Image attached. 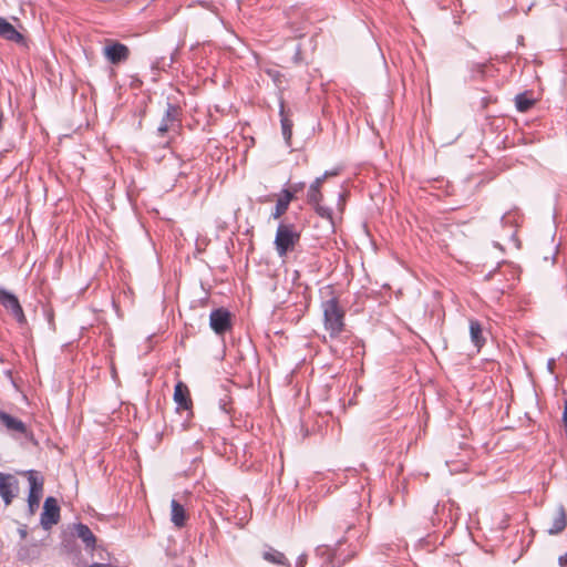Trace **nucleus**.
Instances as JSON below:
<instances>
[{
  "instance_id": "obj_12",
  "label": "nucleus",
  "mask_w": 567,
  "mask_h": 567,
  "mask_svg": "<svg viewBox=\"0 0 567 567\" xmlns=\"http://www.w3.org/2000/svg\"><path fill=\"white\" fill-rule=\"evenodd\" d=\"M16 484L17 480L12 475L0 473V496L6 505H9L14 497L13 487Z\"/></svg>"
},
{
  "instance_id": "obj_1",
  "label": "nucleus",
  "mask_w": 567,
  "mask_h": 567,
  "mask_svg": "<svg viewBox=\"0 0 567 567\" xmlns=\"http://www.w3.org/2000/svg\"><path fill=\"white\" fill-rule=\"evenodd\" d=\"M358 519L355 509L342 511L336 515L333 529L344 533V536L337 540L334 548L326 545L317 547L316 555L323 558L324 567H342L361 550L362 532L357 528Z\"/></svg>"
},
{
  "instance_id": "obj_33",
  "label": "nucleus",
  "mask_w": 567,
  "mask_h": 567,
  "mask_svg": "<svg viewBox=\"0 0 567 567\" xmlns=\"http://www.w3.org/2000/svg\"><path fill=\"white\" fill-rule=\"evenodd\" d=\"M332 175H336L334 172H324V174L322 176H326V179L329 177V176H332Z\"/></svg>"
},
{
  "instance_id": "obj_24",
  "label": "nucleus",
  "mask_w": 567,
  "mask_h": 567,
  "mask_svg": "<svg viewBox=\"0 0 567 567\" xmlns=\"http://www.w3.org/2000/svg\"><path fill=\"white\" fill-rule=\"evenodd\" d=\"M172 62H173L172 55L169 58L162 56L161 59H158L156 62L153 63L152 71H157V72L165 71L166 68H172Z\"/></svg>"
},
{
  "instance_id": "obj_10",
  "label": "nucleus",
  "mask_w": 567,
  "mask_h": 567,
  "mask_svg": "<svg viewBox=\"0 0 567 567\" xmlns=\"http://www.w3.org/2000/svg\"><path fill=\"white\" fill-rule=\"evenodd\" d=\"M567 527V511L563 504L555 509L551 526L547 529L548 535L556 536L561 534Z\"/></svg>"
},
{
  "instance_id": "obj_17",
  "label": "nucleus",
  "mask_w": 567,
  "mask_h": 567,
  "mask_svg": "<svg viewBox=\"0 0 567 567\" xmlns=\"http://www.w3.org/2000/svg\"><path fill=\"white\" fill-rule=\"evenodd\" d=\"M326 181V176L317 177L309 186L307 193V203L309 205L317 204L318 202H322L323 194L321 192V187Z\"/></svg>"
},
{
  "instance_id": "obj_6",
  "label": "nucleus",
  "mask_w": 567,
  "mask_h": 567,
  "mask_svg": "<svg viewBox=\"0 0 567 567\" xmlns=\"http://www.w3.org/2000/svg\"><path fill=\"white\" fill-rule=\"evenodd\" d=\"M209 326L218 336H224L230 331L233 328L230 311L224 307L214 309L209 315Z\"/></svg>"
},
{
  "instance_id": "obj_13",
  "label": "nucleus",
  "mask_w": 567,
  "mask_h": 567,
  "mask_svg": "<svg viewBox=\"0 0 567 567\" xmlns=\"http://www.w3.org/2000/svg\"><path fill=\"white\" fill-rule=\"evenodd\" d=\"M468 326L471 341L475 346L477 351H480L486 343L483 326L477 319L473 318L468 320Z\"/></svg>"
},
{
  "instance_id": "obj_27",
  "label": "nucleus",
  "mask_w": 567,
  "mask_h": 567,
  "mask_svg": "<svg viewBox=\"0 0 567 567\" xmlns=\"http://www.w3.org/2000/svg\"><path fill=\"white\" fill-rule=\"evenodd\" d=\"M127 79L130 80V85L134 87H138L142 82L135 76V74L127 75Z\"/></svg>"
},
{
  "instance_id": "obj_14",
  "label": "nucleus",
  "mask_w": 567,
  "mask_h": 567,
  "mask_svg": "<svg viewBox=\"0 0 567 567\" xmlns=\"http://www.w3.org/2000/svg\"><path fill=\"white\" fill-rule=\"evenodd\" d=\"M0 422L10 432H17L20 434H27L28 432L27 425L21 420L10 415L4 411H0Z\"/></svg>"
},
{
  "instance_id": "obj_2",
  "label": "nucleus",
  "mask_w": 567,
  "mask_h": 567,
  "mask_svg": "<svg viewBox=\"0 0 567 567\" xmlns=\"http://www.w3.org/2000/svg\"><path fill=\"white\" fill-rule=\"evenodd\" d=\"M321 310L323 316V327L329 333L330 340L348 341L352 343L359 342L352 331L347 329L346 324V310L341 307L339 298L333 296L328 300L321 302Z\"/></svg>"
},
{
  "instance_id": "obj_18",
  "label": "nucleus",
  "mask_w": 567,
  "mask_h": 567,
  "mask_svg": "<svg viewBox=\"0 0 567 567\" xmlns=\"http://www.w3.org/2000/svg\"><path fill=\"white\" fill-rule=\"evenodd\" d=\"M171 520L178 528H182L186 525V511L184 506L179 504L176 499H172L171 502Z\"/></svg>"
},
{
  "instance_id": "obj_26",
  "label": "nucleus",
  "mask_w": 567,
  "mask_h": 567,
  "mask_svg": "<svg viewBox=\"0 0 567 567\" xmlns=\"http://www.w3.org/2000/svg\"><path fill=\"white\" fill-rule=\"evenodd\" d=\"M146 107H147V102L145 99H143L141 102H140V105H138V115H140V122H138V125L141 126L142 124V118L145 116L146 114Z\"/></svg>"
},
{
  "instance_id": "obj_28",
  "label": "nucleus",
  "mask_w": 567,
  "mask_h": 567,
  "mask_svg": "<svg viewBox=\"0 0 567 567\" xmlns=\"http://www.w3.org/2000/svg\"><path fill=\"white\" fill-rule=\"evenodd\" d=\"M306 565H307V556L306 555L299 556V558L297 559L296 566L297 567H306Z\"/></svg>"
},
{
  "instance_id": "obj_8",
  "label": "nucleus",
  "mask_w": 567,
  "mask_h": 567,
  "mask_svg": "<svg viewBox=\"0 0 567 567\" xmlns=\"http://www.w3.org/2000/svg\"><path fill=\"white\" fill-rule=\"evenodd\" d=\"M60 520V506L56 499L52 496L45 498L43 504V512L41 513V526L44 529H50Z\"/></svg>"
},
{
  "instance_id": "obj_16",
  "label": "nucleus",
  "mask_w": 567,
  "mask_h": 567,
  "mask_svg": "<svg viewBox=\"0 0 567 567\" xmlns=\"http://www.w3.org/2000/svg\"><path fill=\"white\" fill-rule=\"evenodd\" d=\"M0 37L16 43L23 42V35L17 31L13 24L0 17Z\"/></svg>"
},
{
  "instance_id": "obj_9",
  "label": "nucleus",
  "mask_w": 567,
  "mask_h": 567,
  "mask_svg": "<svg viewBox=\"0 0 567 567\" xmlns=\"http://www.w3.org/2000/svg\"><path fill=\"white\" fill-rule=\"evenodd\" d=\"M30 491L28 496L29 507H38L43 492V480L38 478L33 471L29 472Z\"/></svg>"
},
{
  "instance_id": "obj_4",
  "label": "nucleus",
  "mask_w": 567,
  "mask_h": 567,
  "mask_svg": "<svg viewBox=\"0 0 567 567\" xmlns=\"http://www.w3.org/2000/svg\"><path fill=\"white\" fill-rule=\"evenodd\" d=\"M300 237L301 234L299 230H297L293 224L287 223L285 220L280 221L277 227L274 240L275 249L278 256L284 258L289 252L293 251L300 241Z\"/></svg>"
},
{
  "instance_id": "obj_15",
  "label": "nucleus",
  "mask_w": 567,
  "mask_h": 567,
  "mask_svg": "<svg viewBox=\"0 0 567 567\" xmlns=\"http://www.w3.org/2000/svg\"><path fill=\"white\" fill-rule=\"evenodd\" d=\"M74 530L75 535L83 542L86 549L93 550L95 548L96 537L87 525L79 523L74 526Z\"/></svg>"
},
{
  "instance_id": "obj_7",
  "label": "nucleus",
  "mask_w": 567,
  "mask_h": 567,
  "mask_svg": "<svg viewBox=\"0 0 567 567\" xmlns=\"http://www.w3.org/2000/svg\"><path fill=\"white\" fill-rule=\"evenodd\" d=\"M105 59L114 65L128 60L131 51L128 47L116 41H110L103 48Z\"/></svg>"
},
{
  "instance_id": "obj_31",
  "label": "nucleus",
  "mask_w": 567,
  "mask_h": 567,
  "mask_svg": "<svg viewBox=\"0 0 567 567\" xmlns=\"http://www.w3.org/2000/svg\"><path fill=\"white\" fill-rule=\"evenodd\" d=\"M89 567H109L107 565L105 564H101V563H93L92 565H90Z\"/></svg>"
},
{
  "instance_id": "obj_29",
  "label": "nucleus",
  "mask_w": 567,
  "mask_h": 567,
  "mask_svg": "<svg viewBox=\"0 0 567 567\" xmlns=\"http://www.w3.org/2000/svg\"><path fill=\"white\" fill-rule=\"evenodd\" d=\"M560 567H567V553L558 559Z\"/></svg>"
},
{
  "instance_id": "obj_34",
  "label": "nucleus",
  "mask_w": 567,
  "mask_h": 567,
  "mask_svg": "<svg viewBox=\"0 0 567 567\" xmlns=\"http://www.w3.org/2000/svg\"><path fill=\"white\" fill-rule=\"evenodd\" d=\"M20 535L22 538H24L27 536V532L24 529H20Z\"/></svg>"
},
{
  "instance_id": "obj_20",
  "label": "nucleus",
  "mask_w": 567,
  "mask_h": 567,
  "mask_svg": "<svg viewBox=\"0 0 567 567\" xmlns=\"http://www.w3.org/2000/svg\"><path fill=\"white\" fill-rule=\"evenodd\" d=\"M262 558L268 563L278 565V566H290L287 557L284 553L267 546V549L262 553Z\"/></svg>"
},
{
  "instance_id": "obj_19",
  "label": "nucleus",
  "mask_w": 567,
  "mask_h": 567,
  "mask_svg": "<svg viewBox=\"0 0 567 567\" xmlns=\"http://www.w3.org/2000/svg\"><path fill=\"white\" fill-rule=\"evenodd\" d=\"M292 202V195L288 192H280L276 206L271 213L274 219L281 218L288 210L290 203Z\"/></svg>"
},
{
  "instance_id": "obj_25",
  "label": "nucleus",
  "mask_w": 567,
  "mask_h": 567,
  "mask_svg": "<svg viewBox=\"0 0 567 567\" xmlns=\"http://www.w3.org/2000/svg\"><path fill=\"white\" fill-rule=\"evenodd\" d=\"M306 184L303 182L293 183L289 188H284L281 192H288L292 195V200L297 199L298 194L305 189Z\"/></svg>"
},
{
  "instance_id": "obj_35",
  "label": "nucleus",
  "mask_w": 567,
  "mask_h": 567,
  "mask_svg": "<svg viewBox=\"0 0 567 567\" xmlns=\"http://www.w3.org/2000/svg\"><path fill=\"white\" fill-rule=\"evenodd\" d=\"M70 89L71 91L74 93L75 92V87L72 85V83L70 82Z\"/></svg>"
},
{
  "instance_id": "obj_22",
  "label": "nucleus",
  "mask_w": 567,
  "mask_h": 567,
  "mask_svg": "<svg viewBox=\"0 0 567 567\" xmlns=\"http://www.w3.org/2000/svg\"><path fill=\"white\" fill-rule=\"evenodd\" d=\"M536 100L529 96V92L525 91L515 96V106L519 112H527L533 107Z\"/></svg>"
},
{
  "instance_id": "obj_23",
  "label": "nucleus",
  "mask_w": 567,
  "mask_h": 567,
  "mask_svg": "<svg viewBox=\"0 0 567 567\" xmlns=\"http://www.w3.org/2000/svg\"><path fill=\"white\" fill-rule=\"evenodd\" d=\"M311 206L318 216L328 219L330 223H333V213L331 208L321 205V202L312 204Z\"/></svg>"
},
{
  "instance_id": "obj_5",
  "label": "nucleus",
  "mask_w": 567,
  "mask_h": 567,
  "mask_svg": "<svg viewBox=\"0 0 567 567\" xmlns=\"http://www.w3.org/2000/svg\"><path fill=\"white\" fill-rule=\"evenodd\" d=\"M0 305L12 316L19 326L28 323L18 297L4 288H0Z\"/></svg>"
},
{
  "instance_id": "obj_21",
  "label": "nucleus",
  "mask_w": 567,
  "mask_h": 567,
  "mask_svg": "<svg viewBox=\"0 0 567 567\" xmlns=\"http://www.w3.org/2000/svg\"><path fill=\"white\" fill-rule=\"evenodd\" d=\"M279 115H280V123H281V131H282L284 138L287 142V144H290L293 124H292V121L288 117V114L286 113L284 101L280 102Z\"/></svg>"
},
{
  "instance_id": "obj_30",
  "label": "nucleus",
  "mask_w": 567,
  "mask_h": 567,
  "mask_svg": "<svg viewBox=\"0 0 567 567\" xmlns=\"http://www.w3.org/2000/svg\"><path fill=\"white\" fill-rule=\"evenodd\" d=\"M50 74L52 75V79H49L51 82H56V81H55L56 75H59V78H60V82H62V73H55V72H52V73H50ZM60 85L62 86V83H60Z\"/></svg>"
},
{
  "instance_id": "obj_32",
  "label": "nucleus",
  "mask_w": 567,
  "mask_h": 567,
  "mask_svg": "<svg viewBox=\"0 0 567 567\" xmlns=\"http://www.w3.org/2000/svg\"><path fill=\"white\" fill-rule=\"evenodd\" d=\"M2 128H3V113L0 110V132L2 131Z\"/></svg>"
},
{
  "instance_id": "obj_11",
  "label": "nucleus",
  "mask_w": 567,
  "mask_h": 567,
  "mask_svg": "<svg viewBox=\"0 0 567 567\" xmlns=\"http://www.w3.org/2000/svg\"><path fill=\"white\" fill-rule=\"evenodd\" d=\"M174 401L178 405L179 409L189 410L193 406V401L190 399V393L188 386L178 381L174 389Z\"/></svg>"
},
{
  "instance_id": "obj_3",
  "label": "nucleus",
  "mask_w": 567,
  "mask_h": 567,
  "mask_svg": "<svg viewBox=\"0 0 567 567\" xmlns=\"http://www.w3.org/2000/svg\"><path fill=\"white\" fill-rule=\"evenodd\" d=\"M183 122V109L178 103L167 102L166 111L162 117V121L156 130V136L162 141L158 142V146L167 147L172 141L169 133H177L182 127Z\"/></svg>"
}]
</instances>
